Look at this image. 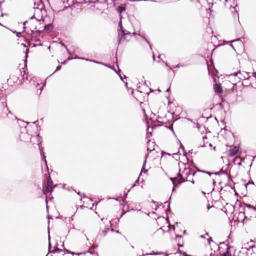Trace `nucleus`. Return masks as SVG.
I'll list each match as a JSON object with an SVG mask.
<instances>
[{"instance_id":"obj_50","label":"nucleus","mask_w":256,"mask_h":256,"mask_svg":"<svg viewBox=\"0 0 256 256\" xmlns=\"http://www.w3.org/2000/svg\"><path fill=\"white\" fill-rule=\"evenodd\" d=\"M238 165H240V164H241V163H240H240H238Z\"/></svg>"},{"instance_id":"obj_33","label":"nucleus","mask_w":256,"mask_h":256,"mask_svg":"<svg viewBox=\"0 0 256 256\" xmlns=\"http://www.w3.org/2000/svg\"><path fill=\"white\" fill-rule=\"evenodd\" d=\"M210 207L211 206H210V204H208V205L207 206L208 209L209 210L210 208Z\"/></svg>"},{"instance_id":"obj_8","label":"nucleus","mask_w":256,"mask_h":256,"mask_svg":"<svg viewBox=\"0 0 256 256\" xmlns=\"http://www.w3.org/2000/svg\"><path fill=\"white\" fill-rule=\"evenodd\" d=\"M38 146L39 149L40 150V155L42 156V158L44 160V164H45L46 168H48L47 162L46 160V156H44V152L43 151L42 148V146H41V142H40L38 144Z\"/></svg>"},{"instance_id":"obj_38","label":"nucleus","mask_w":256,"mask_h":256,"mask_svg":"<svg viewBox=\"0 0 256 256\" xmlns=\"http://www.w3.org/2000/svg\"><path fill=\"white\" fill-rule=\"evenodd\" d=\"M170 90V88H169L167 90H166V92H169Z\"/></svg>"},{"instance_id":"obj_45","label":"nucleus","mask_w":256,"mask_h":256,"mask_svg":"<svg viewBox=\"0 0 256 256\" xmlns=\"http://www.w3.org/2000/svg\"><path fill=\"white\" fill-rule=\"evenodd\" d=\"M192 184H194V180H192Z\"/></svg>"},{"instance_id":"obj_11","label":"nucleus","mask_w":256,"mask_h":256,"mask_svg":"<svg viewBox=\"0 0 256 256\" xmlns=\"http://www.w3.org/2000/svg\"><path fill=\"white\" fill-rule=\"evenodd\" d=\"M238 152V150L236 148H232L229 150V156H234Z\"/></svg>"},{"instance_id":"obj_20","label":"nucleus","mask_w":256,"mask_h":256,"mask_svg":"<svg viewBox=\"0 0 256 256\" xmlns=\"http://www.w3.org/2000/svg\"><path fill=\"white\" fill-rule=\"evenodd\" d=\"M118 27H120V32H122V30H124L122 28V22L120 21L119 22H118Z\"/></svg>"},{"instance_id":"obj_3","label":"nucleus","mask_w":256,"mask_h":256,"mask_svg":"<svg viewBox=\"0 0 256 256\" xmlns=\"http://www.w3.org/2000/svg\"><path fill=\"white\" fill-rule=\"evenodd\" d=\"M243 212L244 217L243 222H246L248 220H254L256 218V208L249 204H246L244 208Z\"/></svg>"},{"instance_id":"obj_6","label":"nucleus","mask_w":256,"mask_h":256,"mask_svg":"<svg viewBox=\"0 0 256 256\" xmlns=\"http://www.w3.org/2000/svg\"><path fill=\"white\" fill-rule=\"evenodd\" d=\"M155 146L156 144H154V142H151L150 140H148L147 146V150L148 152V154H149L152 151L155 150Z\"/></svg>"},{"instance_id":"obj_40","label":"nucleus","mask_w":256,"mask_h":256,"mask_svg":"<svg viewBox=\"0 0 256 256\" xmlns=\"http://www.w3.org/2000/svg\"><path fill=\"white\" fill-rule=\"evenodd\" d=\"M229 248H227V250H226V253L228 254V250H229Z\"/></svg>"},{"instance_id":"obj_26","label":"nucleus","mask_w":256,"mask_h":256,"mask_svg":"<svg viewBox=\"0 0 256 256\" xmlns=\"http://www.w3.org/2000/svg\"><path fill=\"white\" fill-rule=\"evenodd\" d=\"M60 68H61V66H58L56 68V70H55V72H56V71L59 70Z\"/></svg>"},{"instance_id":"obj_39","label":"nucleus","mask_w":256,"mask_h":256,"mask_svg":"<svg viewBox=\"0 0 256 256\" xmlns=\"http://www.w3.org/2000/svg\"><path fill=\"white\" fill-rule=\"evenodd\" d=\"M127 194H128V192H127V193H126V194H124V197L125 198L126 197Z\"/></svg>"},{"instance_id":"obj_48","label":"nucleus","mask_w":256,"mask_h":256,"mask_svg":"<svg viewBox=\"0 0 256 256\" xmlns=\"http://www.w3.org/2000/svg\"><path fill=\"white\" fill-rule=\"evenodd\" d=\"M184 234H186V230H184Z\"/></svg>"},{"instance_id":"obj_14","label":"nucleus","mask_w":256,"mask_h":256,"mask_svg":"<svg viewBox=\"0 0 256 256\" xmlns=\"http://www.w3.org/2000/svg\"><path fill=\"white\" fill-rule=\"evenodd\" d=\"M36 7H34V9L42 10L44 8V5L42 4H38Z\"/></svg>"},{"instance_id":"obj_7","label":"nucleus","mask_w":256,"mask_h":256,"mask_svg":"<svg viewBox=\"0 0 256 256\" xmlns=\"http://www.w3.org/2000/svg\"><path fill=\"white\" fill-rule=\"evenodd\" d=\"M52 186L46 185L45 183L43 184L42 192L44 194H46L48 193L52 192Z\"/></svg>"},{"instance_id":"obj_52","label":"nucleus","mask_w":256,"mask_h":256,"mask_svg":"<svg viewBox=\"0 0 256 256\" xmlns=\"http://www.w3.org/2000/svg\"><path fill=\"white\" fill-rule=\"evenodd\" d=\"M254 220L255 221H256V218Z\"/></svg>"},{"instance_id":"obj_13","label":"nucleus","mask_w":256,"mask_h":256,"mask_svg":"<svg viewBox=\"0 0 256 256\" xmlns=\"http://www.w3.org/2000/svg\"><path fill=\"white\" fill-rule=\"evenodd\" d=\"M146 162V157L145 158L144 161V164L142 165V170H141V172H144V170H145V172H147V170H145V169H144Z\"/></svg>"},{"instance_id":"obj_32","label":"nucleus","mask_w":256,"mask_h":256,"mask_svg":"<svg viewBox=\"0 0 256 256\" xmlns=\"http://www.w3.org/2000/svg\"><path fill=\"white\" fill-rule=\"evenodd\" d=\"M149 256V254H148L147 253V254H142V255H141L140 256Z\"/></svg>"},{"instance_id":"obj_23","label":"nucleus","mask_w":256,"mask_h":256,"mask_svg":"<svg viewBox=\"0 0 256 256\" xmlns=\"http://www.w3.org/2000/svg\"><path fill=\"white\" fill-rule=\"evenodd\" d=\"M138 181H139V178H137V180H136V181L135 182V183H134V184L132 185V186L131 187V188H134V186H136V184L137 183H138Z\"/></svg>"},{"instance_id":"obj_37","label":"nucleus","mask_w":256,"mask_h":256,"mask_svg":"<svg viewBox=\"0 0 256 256\" xmlns=\"http://www.w3.org/2000/svg\"><path fill=\"white\" fill-rule=\"evenodd\" d=\"M210 241H212V238H209V240H208V242H210Z\"/></svg>"},{"instance_id":"obj_30","label":"nucleus","mask_w":256,"mask_h":256,"mask_svg":"<svg viewBox=\"0 0 256 256\" xmlns=\"http://www.w3.org/2000/svg\"><path fill=\"white\" fill-rule=\"evenodd\" d=\"M180 148H182V150H184V146L182 145V144L180 143Z\"/></svg>"},{"instance_id":"obj_27","label":"nucleus","mask_w":256,"mask_h":256,"mask_svg":"<svg viewBox=\"0 0 256 256\" xmlns=\"http://www.w3.org/2000/svg\"><path fill=\"white\" fill-rule=\"evenodd\" d=\"M62 46L66 48L68 52L69 53L68 50V48H66V46L64 44H62Z\"/></svg>"},{"instance_id":"obj_24","label":"nucleus","mask_w":256,"mask_h":256,"mask_svg":"<svg viewBox=\"0 0 256 256\" xmlns=\"http://www.w3.org/2000/svg\"><path fill=\"white\" fill-rule=\"evenodd\" d=\"M107 232H107L106 230H102V236H104L106 234Z\"/></svg>"},{"instance_id":"obj_35","label":"nucleus","mask_w":256,"mask_h":256,"mask_svg":"<svg viewBox=\"0 0 256 256\" xmlns=\"http://www.w3.org/2000/svg\"><path fill=\"white\" fill-rule=\"evenodd\" d=\"M181 237H182V236H178V235H176V238H181Z\"/></svg>"},{"instance_id":"obj_5","label":"nucleus","mask_w":256,"mask_h":256,"mask_svg":"<svg viewBox=\"0 0 256 256\" xmlns=\"http://www.w3.org/2000/svg\"><path fill=\"white\" fill-rule=\"evenodd\" d=\"M4 114H6V116L8 118L11 120H16L17 118L13 114L8 110L7 106H6V108H4L3 110Z\"/></svg>"},{"instance_id":"obj_16","label":"nucleus","mask_w":256,"mask_h":256,"mask_svg":"<svg viewBox=\"0 0 256 256\" xmlns=\"http://www.w3.org/2000/svg\"><path fill=\"white\" fill-rule=\"evenodd\" d=\"M52 183H53L52 181V179L50 178V177L49 178L48 180V182H47V183L46 184L52 186Z\"/></svg>"},{"instance_id":"obj_21","label":"nucleus","mask_w":256,"mask_h":256,"mask_svg":"<svg viewBox=\"0 0 256 256\" xmlns=\"http://www.w3.org/2000/svg\"><path fill=\"white\" fill-rule=\"evenodd\" d=\"M220 174H226V172L224 171H223L222 170H221L220 172L214 173V174L216 175H220Z\"/></svg>"},{"instance_id":"obj_15","label":"nucleus","mask_w":256,"mask_h":256,"mask_svg":"<svg viewBox=\"0 0 256 256\" xmlns=\"http://www.w3.org/2000/svg\"><path fill=\"white\" fill-rule=\"evenodd\" d=\"M152 130V128H150V127H148L147 128V137H150V136H152V132H150V130Z\"/></svg>"},{"instance_id":"obj_22","label":"nucleus","mask_w":256,"mask_h":256,"mask_svg":"<svg viewBox=\"0 0 256 256\" xmlns=\"http://www.w3.org/2000/svg\"><path fill=\"white\" fill-rule=\"evenodd\" d=\"M84 60L86 61L92 62L97 63V64H100V62H98L96 61L95 60H90V59H88V58H85Z\"/></svg>"},{"instance_id":"obj_17","label":"nucleus","mask_w":256,"mask_h":256,"mask_svg":"<svg viewBox=\"0 0 256 256\" xmlns=\"http://www.w3.org/2000/svg\"><path fill=\"white\" fill-rule=\"evenodd\" d=\"M148 254H149V255H160V254H162L163 253L162 252H153L152 253H148Z\"/></svg>"},{"instance_id":"obj_44","label":"nucleus","mask_w":256,"mask_h":256,"mask_svg":"<svg viewBox=\"0 0 256 256\" xmlns=\"http://www.w3.org/2000/svg\"><path fill=\"white\" fill-rule=\"evenodd\" d=\"M20 34V32H18V33L17 32V36H18V34Z\"/></svg>"},{"instance_id":"obj_41","label":"nucleus","mask_w":256,"mask_h":256,"mask_svg":"<svg viewBox=\"0 0 256 256\" xmlns=\"http://www.w3.org/2000/svg\"><path fill=\"white\" fill-rule=\"evenodd\" d=\"M153 59L154 60H155V56L154 54H153Z\"/></svg>"},{"instance_id":"obj_51","label":"nucleus","mask_w":256,"mask_h":256,"mask_svg":"<svg viewBox=\"0 0 256 256\" xmlns=\"http://www.w3.org/2000/svg\"><path fill=\"white\" fill-rule=\"evenodd\" d=\"M202 146L204 147L205 146L204 145H202Z\"/></svg>"},{"instance_id":"obj_31","label":"nucleus","mask_w":256,"mask_h":256,"mask_svg":"<svg viewBox=\"0 0 256 256\" xmlns=\"http://www.w3.org/2000/svg\"><path fill=\"white\" fill-rule=\"evenodd\" d=\"M26 60H25V62H26V58H27V57H28V53L26 52Z\"/></svg>"},{"instance_id":"obj_28","label":"nucleus","mask_w":256,"mask_h":256,"mask_svg":"<svg viewBox=\"0 0 256 256\" xmlns=\"http://www.w3.org/2000/svg\"><path fill=\"white\" fill-rule=\"evenodd\" d=\"M180 66H183L181 65L180 64H177L176 66V68H180Z\"/></svg>"},{"instance_id":"obj_9","label":"nucleus","mask_w":256,"mask_h":256,"mask_svg":"<svg viewBox=\"0 0 256 256\" xmlns=\"http://www.w3.org/2000/svg\"><path fill=\"white\" fill-rule=\"evenodd\" d=\"M214 92L217 94H221L222 92V86L220 84H215L214 85Z\"/></svg>"},{"instance_id":"obj_36","label":"nucleus","mask_w":256,"mask_h":256,"mask_svg":"<svg viewBox=\"0 0 256 256\" xmlns=\"http://www.w3.org/2000/svg\"><path fill=\"white\" fill-rule=\"evenodd\" d=\"M205 139H206H206H207V137H206V136H204V137H203V140H205Z\"/></svg>"},{"instance_id":"obj_25","label":"nucleus","mask_w":256,"mask_h":256,"mask_svg":"<svg viewBox=\"0 0 256 256\" xmlns=\"http://www.w3.org/2000/svg\"><path fill=\"white\" fill-rule=\"evenodd\" d=\"M78 195H80L82 198V197H83V198H85V197H86V196H85V195H84V194H82L80 192H78Z\"/></svg>"},{"instance_id":"obj_43","label":"nucleus","mask_w":256,"mask_h":256,"mask_svg":"<svg viewBox=\"0 0 256 256\" xmlns=\"http://www.w3.org/2000/svg\"><path fill=\"white\" fill-rule=\"evenodd\" d=\"M216 183L215 181L214 180H213V184H214Z\"/></svg>"},{"instance_id":"obj_12","label":"nucleus","mask_w":256,"mask_h":256,"mask_svg":"<svg viewBox=\"0 0 256 256\" xmlns=\"http://www.w3.org/2000/svg\"><path fill=\"white\" fill-rule=\"evenodd\" d=\"M125 10H126L125 7L122 6H118L117 8V11L120 14H122Z\"/></svg>"},{"instance_id":"obj_1","label":"nucleus","mask_w":256,"mask_h":256,"mask_svg":"<svg viewBox=\"0 0 256 256\" xmlns=\"http://www.w3.org/2000/svg\"><path fill=\"white\" fill-rule=\"evenodd\" d=\"M180 172L178 174V177L170 178V180H172L174 186H176L178 184L182 183L183 182H185L186 180L190 181V180H188V177L190 175L194 176L196 174V172L192 170V169L189 168L184 167L182 173H180Z\"/></svg>"},{"instance_id":"obj_19","label":"nucleus","mask_w":256,"mask_h":256,"mask_svg":"<svg viewBox=\"0 0 256 256\" xmlns=\"http://www.w3.org/2000/svg\"><path fill=\"white\" fill-rule=\"evenodd\" d=\"M141 36L148 43V44L150 46V49H152L150 44V42H148V40L144 36Z\"/></svg>"},{"instance_id":"obj_34","label":"nucleus","mask_w":256,"mask_h":256,"mask_svg":"<svg viewBox=\"0 0 256 256\" xmlns=\"http://www.w3.org/2000/svg\"><path fill=\"white\" fill-rule=\"evenodd\" d=\"M119 76H120V79H121L122 80H122V76H121V74H119Z\"/></svg>"},{"instance_id":"obj_10","label":"nucleus","mask_w":256,"mask_h":256,"mask_svg":"<svg viewBox=\"0 0 256 256\" xmlns=\"http://www.w3.org/2000/svg\"><path fill=\"white\" fill-rule=\"evenodd\" d=\"M230 76H237L238 78L240 80L238 81H240V80H242L243 78L245 79V77L244 76L242 77V74L241 73V72L240 71H238L236 72L231 74H230Z\"/></svg>"},{"instance_id":"obj_46","label":"nucleus","mask_w":256,"mask_h":256,"mask_svg":"<svg viewBox=\"0 0 256 256\" xmlns=\"http://www.w3.org/2000/svg\"><path fill=\"white\" fill-rule=\"evenodd\" d=\"M125 214V212L123 213L122 215H121V217L122 216Z\"/></svg>"},{"instance_id":"obj_18","label":"nucleus","mask_w":256,"mask_h":256,"mask_svg":"<svg viewBox=\"0 0 256 256\" xmlns=\"http://www.w3.org/2000/svg\"><path fill=\"white\" fill-rule=\"evenodd\" d=\"M198 172H204V173L207 174H208L210 176L213 174V173L209 172H206V171L202 170H198Z\"/></svg>"},{"instance_id":"obj_47","label":"nucleus","mask_w":256,"mask_h":256,"mask_svg":"<svg viewBox=\"0 0 256 256\" xmlns=\"http://www.w3.org/2000/svg\"><path fill=\"white\" fill-rule=\"evenodd\" d=\"M209 146H212V144H210Z\"/></svg>"},{"instance_id":"obj_49","label":"nucleus","mask_w":256,"mask_h":256,"mask_svg":"<svg viewBox=\"0 0 256 256\" xmlns=\"http://www.w3.org/2000/svg\"><path fill=\"white\" fill-rule=\"evenodd\" d=\"M200 237H201V238H204V236L203 235H202V236H200Z\"/></svg>"},{"instance_id":"obj_42","label":"nucleus","mask_w":256,"mask_h":256,"mask_svg":"<svg viewBox=\"0 0 256 256\" xmlns=\"http://www.w3.org/2000/svg\"><path fill=\"white\" fill-rule=\"evenodd\" d=\"M62 64H66V61L64 62H62Z\"/></svg>"},{"instance_id":"obj_53","label":"nucleus","mask_w":256,"mask_h":256,"mask_svg":"<svg viewBox=\"0 0 256 256\" xmlns=\"http://www.w3.org/2000/svg\"><path fill=\"white\" fill-rule=\"evenodd\" d=\"M168 208L170 207V204H168Z\"/></svg>"},{"instance_id":"obj_2","label":"nucleus","mask_w":256,"mask_h":256,"mask_svg":"<svg viewBox=\"0 0 256 256\" xmlns=\"http://www.w3.org/2000/svg\"><path fill=\"white\" fill-rule=\"evenodd\" d=\"M38 21L34 18V16H31L28 20L24 22L23 24L24 30L29 28L30 30H27L28 34L30 35L32 38H34L36 34L40 32V30H37L36 24H38Z\"/></svg>"},{"instance_id":"obj_29","label":"nucleus","mask_w":256,"mask_h":256,"mask_svg":"<svg viewBox=\"0 0 256 256\" xmlns=\"http://www.w3.org/2000/svg\"><path fill=\"white\" fill-rule=\"evenodd\" d=\"M74 58H75V59H82V60H84V58H81V57Z\"/></svg>"},{"instance_id":"obj_4","label":"nucleus","mask_w":256,"mask_h":256,"mask_svg":"<svg viewBox=\"0 0 256 256\" xmlns=\"http://www.w3.org/2000/svg\"><path fill=\"white\" fill-rule=\"evenodd\" d=\"M118 44H120L121 42H122L124 40L128 41L129 40V38L131 37L132 35H135L136 33H130L128 31L122 30V32H120V30H118Z\"/></svg>"}]
</instances>
